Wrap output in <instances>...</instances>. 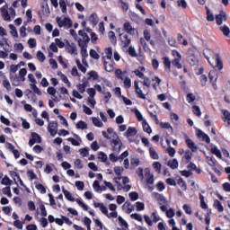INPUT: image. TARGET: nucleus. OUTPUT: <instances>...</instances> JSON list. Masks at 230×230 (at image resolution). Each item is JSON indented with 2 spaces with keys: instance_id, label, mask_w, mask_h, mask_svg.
<instances>
[{
  "instance_id": "4be33fe9",
  "label": "nucleus",
  "mask_w": 230,
  "mask_h": 230,
  "mask_svg": "<svg viewBox=\"0 0 230 230\" xmlns=\"http://www.w3.org/2000/svg\"><path fill=\"white\" fill-rule=\"evenodd\" d=\"M155 199L160 206L166 205V198H164V196L162 194L156 193Z\"/></svg>"
},
{
  "instance_id": "5701e85b",
  "label": "nucleus",
  "mask_w": 230,
  "mask_h": 230,
  "mask_svg": "<svg viewBox=\"0 0 230 230\" xmlns=\"http://www.w3.org/2000/svg\"><path fill=\"white\" fill-rule=\"evenodd\" d=\"M188 62L191 66H197V64H199V58L195 55H190L188 57Z\"/></svg>"
},
{
  "instance_id": "aec40b11",
  "label": "nucleus",
  "mask_w": 230,
  "mask_h": 230,
  "mask_svg": "<svg viewBox=\"0 0 230 230\" xmlns=\"http://www.w3.org/2000/svg\"><path fill=\"white\" fill-rule=\"evenodd\" d=\"M63 193L66 197V199L67 200H69L70 202H75L76 201V199H75V197H73V194H71V192H69L67 190L63 188Z\"/></svg>"
},
{
  "instance_id": "b1692460",
  "label": "nucleus",
  "mask_w": 230,
  "mask_h": 230,
  "mask_svg": "<svg viewBox=\"0 0 230 230\" xmlns=\"http://www.w3.org/2000/svg\"><path fill=\"white\" fill-rule=\"evenodd\" d=\"M124 170L125 169H123L122 166H116V167H114V172L118 176L117 179L119 181H121V173H123Z\"/></svg>"
},
{
  "instance_id": "dca6fc26",
  "label": "nucleus",
  "mask_w": 230,
  "mask_h": 230,
  "mask_svg": "<svg viewBox=\"0 0 230 230\" xmlns=\"http://www.w3.org/2000/svg\"><path fill=\"white\" fill-rule=\"evenodd\" d=\"M167 166H169L171 170H177V168H179V161H177V158L169 160L167 162Z\"/></svg>"
},
{
  "instance_id": "6e6d98bb",
  "label": "nucleus",
  "mask_w": 230,
  "mask_h": 230,
  "mask_svg": "<svg viewBox=\"0 0 230 230\" xmlns=\"http://www.w3.org/2000/svg\"><path fill=\"white\" fill-rule=\"evenodd\" d=\"M128 53L130 57H137V53L136 52V49L130 46L128 49Z\"/></svg>"
},
{
  "instance_id": "13d9d810",
  "label": "nucleus",
  "mask_w": 230,
  "mask_h": 230,
  "mask_svg": "<svg viewBox=\"0 0 230 230\" xmlns=\"http://www.w3.org/2000/svg\"><path fill=\"white\" fill-rule=\"evenodd\" d=\"M137 211H145V203L143 202H136Z\"/></svg>"
},
{
  "instance_id": "f3484780",
  "label": "nucleus",
  "mask_w": 230,
  "mask_h": 230,
  "mask_svg": "<svg viewBox=\"0 0 230 230\" xmlns=\"http://www.w3.org/2000/svg\"><path fill=\"white\" fill-rule=\"evenodd\" d=\"M145 177L148 184H152L154 182V174L150 172V169H145Z\"/></svg>"
},
{
  "instance_id": "f257e3e1",
  "label": "nucleus",
  "mask_w": 230,
  "mask_h": 230,
  "mask_svg": "<svg viewBox=\"0 0 230 230\" xmlns=\"http://www.w3.org/2000/svg\"><path fill=\"white\" fill-rule=\"evenodd\" d=\"M56 21L59 28H65V30H69V28H73V21L69 19V17L60 18L57 17Z\"/></svg>"
},
{
  "instance_id": "603ef678",
  "label": "nucleus",
  "mask_w": 230,
  "mask_h": 230,
  "mask_svg": "<svg viewBox=\"0 0 230 230\" xmlns=\"http://www.w3.org/2000/svg\"><path fill=\"white\" fill-rule=\"evenodd\" d=\"M130 217L133 218L134 220H137V222H143V217L141 216V214H131Z\"/></svg>"
},
{
  "instance_id": "e433bc0d",
  "label": "nucleus",
  "mask_w": 230,
  "mask_h": 230,
  "mask_svg": "<svg viewBox=\"0 0 230 230\" xmlns=\"http://www.w3.org/2000/svg\"><path fill=\"white\" fill-rule=\"evenodd\" d=\"M221 112L225 118V121H228L227 125H230V111L227 110H222Z\"/></svg>"
},
{
  "instance_id": "9d476101",
  "label": "nucleus",
  "mask_w": 230,
  "mask_h": 230,
  "mask_svg": "<svg viewBox=\"0 0 230 230\" xmlns=\"http://www.w3.org/2000/svg\"><path fill=\"white\" fill-rule=\"evenodd\" d=\"M35 143H42V137L36 132L31 133V138L29 141L30 146H33Z\"/></svg>"
},
{
  "instance_id": "de8ad7c7",
  "label": "nucleus",
  "mask_w": 230,
  "mask_h": 230,
  "mask_svg": "<svg viewBox=\"0 0 230 230\" xmlns=\"http://www.w3.org/2000/svg\"><path fill=\"white\" fill-rule=\"evenodd\" d=\"M120 4V8H122L123 12L128 11V3L123 2V0H118Z\"/></svg>"
},
{
  "instance_id": "a18cd8bd",
  "label": "nucleus",
  "mask_w": 230,
  "mask_h": 230,
  "mask_svg": "<svg viewBox=\"0 0 230 230\" xmlns=\"http://www.w3.org/2000/svg\"><path fill=\"white\" fill-rule=\"evenodd\" d=\"M75 62L78 69L82 71V73H87V68L84 66V65H82V63L80 62V59H76Z\"/></svg>"
},
{
  "instance_id": "20e7f679",
  "label": "nucleus",
  "mask_w": 230,
  "mask_h": 230,
  "mask_svg": "<svg viewBox=\"0 0 230 230\" xmlns=\"http://www.w3.org/2000/svg\"><path fill=\"white\" fill-rule=\"evenodd\" d=\"M21 67V65H11L10 66V80L13 84V85H17V84H15V82L17 81V77L15 75V73H17V71H19V68Z\"/></svg>"
},
{
  "instance_id": "1a4fd4ad",
  "label": "nucleus",
  "mask_w": 230,
  "mask_h": 230,
  "mask_svg": "<svg viewBox=\"0 0 230 230\" xmlns=\"http://www.w3.org/2000/svg\"><path fill=\"white\" fill-rule=\"evenodd\" d=\"M123 30L127 31L129 35H136V33H137L136 28L132 27V25L128 22H126L123 24Z\"/></svg>"
},
{
  "instance_id": "c85d7f7f",
  "label": "nucleus",
  "mask_w": 230,
  "mask_h": 230,
  "mask_svg": "<svg viewBox=\"0 0 230 230\" xmlns=\"http://www.w3.org/2000/svg\"><path fill=\"white\" fill-rule=\"evenodd\" d=\"M89 21L93 26H96V24H98V14L92 13L89 17Z\"/></svg>"
},
{
  "instance_id": "052dcab7",
  "label": "nucleus",
  "mask_w": 230,
  "mask_h": 230,
  "mask_svg": "<svg viewBox=\"0 0 230 230\" xmlns=\"http://www.w3.org/2000/svg\"><path fill=\"white\" fill-rule=\"evenodd\" d=\"M79 152L83 157H87V155H89V147L82 148Z\"/></svg>"
},
{
  "instance_id": "58836bf2",
  "label": "nucleus",
  "mask_w": 230,
  "mask_h": 230,
  "mask_svg": "<svg viewBox=\"0 0 230 230\" xmlns=\"http://www.w3.org/2000/svg\"><path fill=\"white\" fill-rule=\"evenodd\" d=\"M75 202H77V204L83 208V209L84 211H89V206H87L85 203L83 202V200L81 199H76Z\"/></svg>"
},
{
  "instance_id": "72a5a7b5",
  "label": "nucleus",
  "mask_w": 230,
  "mask_h": 230,
  "mask_svg": "<svg viewBox=\"0 0 230 230\" xmlns=\"http://www.w3.org/2000/svg\"><path fill=\"white\" fill-rule=\"evenodd\" d=\"M122 82L126 89H130V87H132V81L129 79V77L124 76V79L122 80Z\"/></svg>"
},
{
  "instance_id": "c9c22d12",
  "label": "nucleus",
  "mask_w": 230,
  "mask_h": 230,
  "mask_svg": "<svg viewBox=\"0 0 230 230\" xmlns=\"http://www.w3.org/2000/svg\"><path fill=\"white\" fill-rule=\"evenodd\" d=\"M108 37L112 44H116V42H118V40L116 38V34L114 33V31H109Z\"/></svg>"
},
{
  "instance_id": "864d4df0",
  "label": "nucleus",
  "mask_w": 230,
  "mask_h": 230,
  "mask_svg": "<svg viewBox=\"0 0 230 230\" xmlns=\"http://www.w3.org/2000/svg\"><path fill=\"white\" fill-rule=\"evenodd\" d=\"M37 58L40 62H44V60H46V56L42 51L39 50L37 52Z\"/></svg>"
},
{
  "instance_id": "c03bdc74",
  "label": "nucleus",
  "mask_w": 230,
  "mask_h": 230,
  "mask_svg": "<svg viewBox=\"0 0 230 230\" xmlns=\"http://www.w3.org/2000/svg\"><path fill=\"white\" fill-rule=\"evenodd\" d=\"M3 85L7 91L12 90V85L10 84V81H8V78H6V76L4 77Z\"/></svg>"
},
{
  "instance_id": "680f3d73",
  "label": "nucleus",
  "mask_w": 230,
  "mask_h": 230,
  "mask_svg": "<svg viewBox=\"0 0 230 230\" xmlns=\"http://www.w3.org/2000/svg\"><path fill=\"white\" fill-rule=\"evenodd\" d=\"M76 128H81L82 130L87 128V123L84 122L83 120H80L77 124H76Z\"/></svg>"
},
{
  "instance_id": "cd10ccee",
  "label": "nucleus",
  "mask_w": 230,
  "mask_h": 230,
  "mask_svg": "<svg viewBox=\"0 0 230 230\" xmlns=\"http://www.w3.org/2000/svg\"><path fill=\"white\" fill-rule=\"evenodd\" d=\"M67 3L66 0H59V6L63 12V13H66L67 12Z\"/></svg>"
},
{
  "instance_id": "a211bd4d",
  "label": "nucleus",
  "mask_w": 230,
  "mask_h": 230,
  "mask_svg": "<svg viewBox=\"0 0 230 230\" xmlns=\"http://www.w3.org/2000/svg\"><path fill=\"white\" fill-rule=\"evenodd\" d=\"M198 137H200L202 139V141H206L208 143V145H209L211 143V139L209 138V136H208L202 130L198 131Z\"/></svg>"
},
{
  "instance_id": "ddd939ff",
  "label": "nucleus",
  "mask_w": 230,
  "mask_h": 230,
  "mask_svg": "<svg viewBox=\"0 0 230 230\" xmlns=\"http://www.w3.org/2000/svg\"><path fill=\"white\" fill-rule=\"evenodd\" d=\"M122 209L127 213L128 215H130L132 211H134V206L130 203V201H126L122 205Z\"/></svg>"
},
{
  "instance_id": "4c0bfd02",
  "label": "nucleus",
  "mask_w": 230,
  "mask_h": 230,
  "mask_svg": "<svg viewBox=\"0 0 230 230\" xmlns=\"http://www.w3.org/2000/svg\"><path fill=\"white\" fill-rule=\"evenodd\" d=\"M219 30H220V31H222V33H223V35H225V37H227L230 33V30L227 25L220 26Z\"/></svg>"
},
{
  "instance_id": "423d86ee",
  "label": "nucleus",
  "mask_w": 230,
  "mask_h": 230,
  "mask_svg": "<svg viewBox=\"0 0 230 230\" xmlns=\"http://www.w3.org/2000/svg\"><path fill=\"white\" fill-rule=\"evenodd\" d=\"M119 40L123 48H128V46H130V42H132V40L128 35L123 33L119 35Z\"/></svg>"
},
{
  "instance_id": "37998d69",
  "label": "nucleus",
  "mask_w": 230,
  "mask_h": 230,
  "mask_svg": "<svg viewBox=\"0 0 230 230\" xmlns=\"http://www.w3.org/2000/svg\"><path fill=\"white\" fill-rule=\"evenodd\" d=\"M149 154L152 159H159V155L157 154V152H155V149H154V147L149 148Z\"/></svg>"
},
{
  "instance_id": "49530a36",
  "label": "nucleus",
  "mask_w": 230,
  "mask_h": 230,
  "mask_svg": "<svg viewBox=\"0 0 230 230\" xmlns=\"http://www.w3.org/2000/svg\"><path fill=\"white\" fill-rule=\"evenodd\" d=\"M90 57L92 58H94V60H98L100 59V54L98 52H96V50L94 49H90Z\"/></svg>"
},
{
  "instance_id": "5fc2aeb1",
  "label": "nucleus",
  "mask_w": 230,
  "mask_h": 230,
  "mask_svg": "<svg viewBox=\"0 0 230 230\" xmlns=\"http://www.w3.org/2000/svg\"><path fill=\"white\" fill-rule=\"evenodd\" d=\"M4 195H7V197L12 198V190L10 189V186H7L2 190Z\"/></svg>"
},
{
  "instance_id": "4d7b16f0",
  "label": "nucleus",
  "mask_w": 230,
  "mask_h": 230,
  "mask_svg": "<svg viewBox=\"0 0 230 230\" xmlns=\"http://www.w3.org/2000/svg\"><path fill=\"white\" fill-rule=\"evenodd\" d=\"M28 44L31 49L36 48L37 47V40L31 38L28 40Z\"/></svg>"
},
{
  "instance_id": "2eb2a0df",
  "label": "nucleus",
  "mask_w": 230,
  "mask_h": 230,
  "mask_svg": "<svg viewBox=\"0 0 230 230\" xmlns=\"http://www.w3.org/2000/svg\"><path fill=\"white\" fill-rule=\"evenodd\" d=\"M192 157H193V153H191V151L190 150H187L185 151V155L182 156L181 161L185 164H188L191 161Z\"/></svg>"
},
{
  "instance_id": "774afa93",
  "label": "nucleus",
  "mask_w": 230,
  "mask_h": 230,
  "mask_svg": "<svg viewBox=\"0 0 230 230\" xmlns=\"http://www.w3.org/2000/svg\"><path fill=\"white\" fill-rule=\"evenodd\" d=\"M183 211H185L187 215H191L193 213L191 211V207H190L188 204L183 205Z\"/></svg>"
},
{
  "instance_id": "c756f323",
  "label": "nucleus",
  "mask_w": 230,
  "mask_h": 230,
  "mask_svg": "<svg viewBox=\"0 0 230 230\" xmlns=\"http://www.w3.org/2000/svg\"><path fill=\"white\" fill-rule=\"evenodd\" d=\"M206 10H207V21L213 22V21H215V15L211 12V10L208 8V6H206Z\"/></svg>"
},
{
  "instance_id": "7ed1b4c3",
  "label": "nucleus",
  "mask_w": 230,
  "mask_h": 230,
  "mask_svg": "<svg viewBox=\"0 0 230 230\" xmlns=\"http://www.w3.org/2000/svg\"><path fill=\"white\" fill-rule=\"evenodd\" d=\"M172 55L175 57V58L172 61V66L177 67V69H182V64H181L182 57L181 56V53H179L177 50H173Z\"/></svg>"
},
{
  "instance_id": "a878e982",
  "label": "nucleus",
  "mask_w": 230,
  "mask_h": 230,
  "mask_svg": "<svg viewBox=\"0 0 230 230\" xmlns=\"http://www.w3.org/2000/svg\"><path fill=\"white\" fill-rule=\"evenodd\" d=\"M9 29L11 30L10 33L13 37V39H17V37H19V33L17 32V28H15L13 24H10Z\"/></svg>"
},
{
  "instance_id": "6ab92c4d",
  "label": "nucleus",
  "mask_w": 230,
  "mask_h": 230,
  "mask_svg": "<svg viewBox=\"0 0 230 230\" xmlns=\"http://www.w3.org/2000/svg\"><path fill=\"white\" fill-rule=\"evenodd\" d=\"M104 68L108 73H112L114 71V62L104 60Z\"/></svg>"
},
{
  "instance_id": "2f4dec72",
  "label": "nucleus",
  "mask_w": 230,
  "mask_h": 230,
  "mask_svg": "<svg viewBox=\"0 0 230 230\" xmlns=\"http://www.w3.org/2000/svg\"><path fill=\"white\" fill-rule=\"evenodd\" d=\"M92 121H93V125L95 127H98L99 128H102V127H103V122H102V120H100V119H98L96 117H93Z\"/></svg>"
},
{
  "instance_id": "3c124183",
  "label": "nucleus",
  "mask_w": 230,
  "mask_h": 230,
  "mask_svg": "<svg viewBox=\"0 0 230 230\" xmlns=\"http://www.w3.org/2000/svg\"><path fill=\"white\" fill-rule=\"evenodd\" d=\"M162 164L159 162H155L153 163V168L155 172H157L158 173H161V168H162Z\"/></svg>"
},
{
  "instance_id": "4468645a",
  "label": "nucleus",
  "mask_w": 230,
  "mask_h": 230,
  "mask_svg": "<svg viewBox=\"0 0 230 230\" xmlns=\"http://www.w3.org/2000/svg\"><path fill=\"white\" fill-rule=\"evenodd\" d=\"M185 143H186L188 148L191 149V152H197V150H199V146H197V144H195V142H193V140H191L190 138H186Z\"/></svg>"
},
{
  "instance_id": "338daca9",
  "label": "nucleus",
  "mask_w": 230,
  "mask_h": 230,
  "mask_svg": "<svg viewBox=\"0 0 230 230\" xmlns=\"http://www.w3.org/2000/svg\"><path fill=\"white\" fill-rule=\"evenodd\" d=\"M76 87H77L79 93H81L82 94H84V93H85V87H86L85 84H79L76 85Z\"/></svg>"
},
{
  "instance_id": "7c9ffc66",
  "label": "nucleus",
  "mask_w": 230,
  "mask_h": 230,
  "mask_svg": "<svg viewBox=\"0 0 230 230\" xmlns=\"http://www.w3.org/2000/svg\"><path fill=\"white\" fill-rule=\"evenodd\" d=\"M211 153L214 154V155H216L219 159H222V152L219 151L218 147L212 146L211 147Z\"/></svg>"
},
{
  "instance_id": "0eeeda50",
  "label": "nucleus",
  "mask_w": 230,
  "mask_h": 230,
  "mask_svg": "<svg viewBox=\"0 0 230 230\" xmlns=\"http://www.w3.org/2000/svg\"><path fill=\"white\" fill-rule=\"evenodd\" d=\"M227 21V13L226 12L221 11L219 14L216 16V22L218 24V26H221L223 22H226Z\"/></svg>"
},
{
  "instance_id": "f704fd0d",
  "label": "nucleus",
  "mask_w": 230,
  "mask_h": 230,
  "mask_svg": "<svg viewBox=\"0 0 230 230\" xmlns=\"http://www.w3.org/2000/svg\"><path fill=\"white\" fill-rule=\"evenodd\" d=\"M30 86L35 94H38V96H42V92L40 91V89H39V87H37V84H31Z\"/></svg>"
},
{
  "instance_id": "9b49d317",
  "label": "nucleus",
  "mask_w": 230,
  "mask_h": 230,
  "mask_svg": "<svg viewBox=\"0 0 230 230\" xmlns=\"http://www.w3.org/2000/svg\"><path fill=\"white\" fill-rule=\"evenodd\" d=\"M216 65L211 64L212 67L217 69L218 71H222L224 69V62L220 58V56L216 55Z\"/></svg>"
},
{
  "instance_id": "412c9836",
  "label": "nucleus",
  "mask_w": 230,
  "mask_h": 230,
  "mask_svg": "<svg viewBox=\"0 0 230 230\" xmlns=\"http://www.w3.org/2000/svg\"><path fill=\"white\" fill-rule=\"evenodd\" d=\"M66 51L67 53H70V55H78V52H76V46H75V44H68L66 46Z\"/></svg>"
},
{
  "instance_id": "473e14b6",
  "label": "nucleus",
  "mask_w": 230,
  "mask_h": 230,
  "mask_svg": "<svg viewBox=\"0 0 230 230\" xmlns=\"http://www.w3.org/2000/svg\"><path fill=\"white\" fill-rule=\"evenodd\" d=\"M164 65L165 69H168V71H170V69H172V61H170V58H164Z\"/></svg>"
},
{
  "instance_id": "bb28decb",
  "label": "nucleus",
  "mask_w": 230,
  "mask_h": 230,
  "mask_svg": "<svg viewBox=\"0 0 230 230\" xmlns=\"http://www.w3.org/2000/svg\"><path fill=\"white\" fill-rule=\"evenodd\" d=\"M214 208L217 209L219 213H222L224 211V206H222V203L218 199H216L214 201Z\"/></svg>"
},
{
  "instance_id": "0e129e2a",
  "label": "nucleus",
  "mask_w": 230,
  "mask_h": 230,
  "mask_svg": "<svg viewBox=\"0 0 230 230\" xmlns=\"http://www.w3.org/2000/svg\"><path fill=\"white\" fill-rule=\"evenodd\" d=\"M107 133L111 136L112 139L118 137V134H116V132H114V129L112 128H107Z\"/></svg>"
},
{
  "instance_id": "39448f33",
  "label": "nucleus",
  "mask_w": 230,
  "mask_h": 230,
  "mask_svg": "<svg viewBox=\"0 0 230 230\" xmlns=\"http://www.w3.org/2000/svg\"><path fill=\"white\" fill-rule=\"evenodd\" d=\"M48 132H49L50 136H57L58 132V123L57 121L49 120Z\"/></svg>"
},
{
  "instance_id": "f03ea898",
  "label": "nucleus",
  "mask_w": 230,
  "mask_h": 230,
  "mask_svg": "<svg viewBox=\"0 0 230 230\" xmlns=\"http://www.w3.org/2000/svg\"><path fill=\"white\" fill-rule=\"evenodd\" d=\"M111 146L112 152L119 154L121 152V146H123V142H121L119 137H117L111 141Z\"/></svg>"
},
{
  "instance_id": "f8f14e48",
  "label": "nucleus",
  "mask_w": 230,
  "mask_h": 230,
  "mask_svg": "<svg viewBox=\"0 0 230 230\" xmlns=\"http://www.w3.org/2000/svg\"><path fill=\"white\" fill-rule=\"evenodd\" d=\"M0 10L4 21H12L11 16L8 13V4L4 5Z\"/></svg>"
},
{
  "instance_id": "09e8293b",
  "label": "nucleus",
  "mask_w": 230,
  "mask_h": 230,
  "mask_svg": "<svg viewBox=\"0 0 230 230\" xmlns=\"http://www.w3.org/2000/svg\"><path fill=\"white\" fill-rule=\"evenodd\" d=\"M98 159L102 161V163H105L109 157L107 156V154L103 152H100L98 155Z\"/></svg>"
},
{
  "instance_id": "6e6552de",
  "label": "nucleus",
  "mask_w": 230,
  "mask_h": 230,
  "mask_svg": "<svg viewBox=\"0 0 230 230\" xmlns=\"http://www.w3.org/2000/svg\"><path fill=\"white\" fill-rule=\"evenodd\" d=\"M137 134V129L136 128H132L129 127L126 133L124 134V136H126V137H128V141H130V143H132V138L134 137V136H136Z\"/></svg>"
},
{
  "instance_id": "a19ab883",
  "label": "nucleus",
  "mask_w": 230,
  "mask_h": 230,
  "mask_svg": "<svg viewBox=\"0 0 230 230\" xmlns=\"http://www.w3.org/2000/svg\"><path fill=\"white\" fill-rule=\"evenodd\" d=\"M105 55L104 58H107V60H112V48L106 49Z\"/></svg>"
},
{
  "instance_id": "69168bd1",
  "label": "nucleus",
  "mask_w": 230,
  "mask_h": 230,
  "mask_svg": "<svg viewBox=\"0 0 230 230\" xmlns=\"http://www.w3.org/2000/svg\"><path fill=\"white\" fill-rule=\"evenodd\" d=\"M129 199L133 201L137 200L139 199V194H137V192H136V191L130 192Z\"/></svg>"
},
{
  "instance_id": "8fccbe9b",
  "label": "nucleus",
  "mask_w": 230,
  "mask_h": 230,
  "mask_svg": "<svg viewBox=\"0 0 230 230\" xmlns=\"http://www.w3.org/2000/svg\"><path fill=\"white\" fill-rule=\"evenodd\" d=\"M59 76H60L62 82H64L65 84H66V85H67L68 87H71V82H69V79L67 78V76H66V75L60 74Z\"/></svg>"
},
{
  "instance_id": "79ce46f5",
  "label": "nucleus",
  "mask_w": 230,
  "mask_h": 230,
  "mask_svg": "<svg viewBox=\"0 0 230 230\" xmlns=\"http://www.w3.org/2000/svg\"><path fill=\"white\" fill-rule=\"evenodd\" d=\"M115 76L118 78V80H124L125 75L121 69H117L115 70Z\"/></svg>"
},
{
  "instance_id": "393cba45",
  "label": "nucleus",
  "mask_w": 230,
  "mask_h": 230,
  "mask_svg": "<svg viewBox=\"0 0 230 230\" xmlns=\"http://www.w3.org/2000/svg\"><path fill=\"white\" fill-rule=\"evenodd\" d=\"M142 127L144 132H146L147 134H152V128H150V125H148V122H146V120H143Z\"/></svg>"
},
{
  "instance_id": "bf43d9fd",
  "label": "nucleus",
  "mask_w": 230,
  "mask_h": 230,
  "mask_svg": "<svg viewBox=\"0 0 230 230\" xmlns=\"http://www.w3.org/2000/svg\"><path fill=\"white\" fill-rule=\"evenodd\" d=\"M144 79V81L141 82V84H143V85H146V87H150L152 81H150V78L144 76L142 77Z\"/></svg>"
},
{
  "instance_id": "ea45409f",
  "label": "nucleus",
  "mask_w": 230,
  "mask_h": 230,
  "mask_svg": "<svg viewBox=\"0 0 230 230\" xmlns=\"http://www.w3.org/2000/svg\"><path fill=\"white\" fill-rule=\"evenodd\" d=\"M1 184H3L4 186H12V180H10V178L5 175L2 179Z\"/></svg>"
},
{
  "instance_id": "e2e57ef3",
  "label": "nucleus",
  "mask_w": 230,
  "mask_h": 230,
  "mask_svg": "<svg viewBox=\"0 0 230 230\" xmlns=\"http://www.w3.org/2000/svg\"><path fill=\"white\" fill-rule=\"evenodd\" d=\"M75 186L77 190H79V191H83L84 188L85 187V184L84 183V181H75Z\"/></svg>"
}]
</instances>
